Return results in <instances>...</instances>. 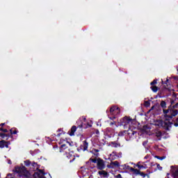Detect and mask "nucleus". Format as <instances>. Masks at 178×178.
Here are the masks:
<instances>
[{
    "label": "nucleus",
    "instance_id": "f257e3e1",
    "mask_svg": "<svg viewBox=\"0 0 178 178\" xmlns=\"http://www.w3.org/2000/svg\"><path fill=\"white\" fill-rule=\"evenodd\" d=\"M177 106L178 103H177L172 109H163V113L165 114L164 115V122L161 120H156L155 125L158 126L159 127H163V129H165V130H169V127H172V123H170L172 118H173V116H176L178 113V110L175 108H177Z\"/></svg>",
    "mask_w": 178,
    "mask_h": 178
},
{
    "label": "nucleus",
    "instance_id": "412c9836",
    "mask_svg": "<svg viewBox=\"0 0 178 178\" xmlns=\"http://www.w3.org/2000/svg\"><path fill=\"white\" fill-rule=\"evenodd\" d=\"M10 134H17V131L10 129Z\"/></svg>",
    "mask_w": 178,
    "mask_h": 178
},
{
    "label": "nucleus",
    "instance_id": "58836bf2",
    "mask_svg": "<svg viewBox=\"0 0 178 178\" xmlns=\"http://www.w3.org/2000/svg\"><path fill=\"white\" fill-rule=\"evenodd\" d=\"M177 122H178V118L177 119Z\"/></svg>",
    "mask_w": 178,
    "mask_h": 178
},
{
    "label": "nucleus",
    "instance_id": "39448f33",
    "mask_svg": "<svg viewBox=\"0 0 178 178\" xmlns=\"http://www.w3.org/2000/svg\"><path fill=\"white\" fill-rule=\"evenodd\" d=\"M105 168V162L104 160L101 159H97V168L99 170H104V168Z\"/></svg>",
    "mask_w": 178,
    "mask_h": 178
},
{
    "label": "nucleus",
    "instance_id": "393cba45",
    "mask_svg": "<svg viewBox=\"0 0 178 178\" xmlns=\"http://www.w3.org/2000/svg\"><path fill=\"white\" fill-rule=\"evenodd\" d=\"M122 166V168H124V169H129V168H130L129 165H127L126 164H124V165H123Z\"/></svg>",
    "mask_w": 178,
    "mask_h": 178
},
{
    "label": "nucleus",
    "instance_id": "7ed1b4c3",
    "mask_svg": "<svg viewBox=\"0 0 178 178\" xmlns=\"http://www.w3.org/2000/svg\"><path fill=\"white\" fill-rule=\"evenodd\" d=\"M110 113L113 116H116V115H119V113H120V108L116 106H112L110 108Z\"/></svg>",
    "mask_w": 178,
    "mask_h": 178
},
{
    "label": "nucleus",
    "instance_id": "2f4dec72",
    "mask_svg": "<svg viewBox=\"0 0 178 178\" xmlns=\"http://www.w3.org/2000/svg\"><path fill=\"white\" fill-rule=\"evenodd\" d=\"M83 122H87V118H86V117H83Z\"/></svg>",
    "mask_w": 178,
    "mask_h": 178
},
{
    "label": "nucleus",
    "instance_id": "4be33fe9",
    "mask_svg": "<svg viewBox=\"0 0 178 178\" xmlns=\"http://www.w3.org/2000/svg\"><path fill=\"white\" fill-rule=\"evenodd\" d=\"M8 136H6V134H0V137H1V138H5V137H7Z\"/></svg>",
    "mask_w": 178,
    "mask_h": 178
},
{
    "label": "nucleus",
    "instance_id": "a211bd4d",
    "mask_svg": "<svg viewBox=\"0 0 178 178\" xmlns=\"http://www.w3.org/2000/svg\"><path fill=\"white\" fill-rule=\"evenodd\" d=\"M156 158H157V159H159L160 161H163V159H165V158H166L165 156H156Z\"/></svg>",
    "mask_w": 178,
    "mask_h": 178
},
{
    "label": "nucleus",
    "instance_id": "e433bc0d",
    "mask_svg": "<svg viewBox=\"0 0 178 178\" xmlns=\"http://www.w3.org/2000/svg\"><path fill=\"white\" fill-rule=\"evenodd\" d=\"M111 124H115V122H111Z\"/></svg>",
    "mask_w": 178,
    "mask_h": 178
},
{
    "label": "nucleus",
    "instance_id": "b1692460",
    "mask_svg": "<svg viewBox=\"0 0 178 178\" xmlns=\"http://www.w3.org/2000/svg\"><path fill=\"white\" fill-rule=\"evenodd\" d=\"M0 131H3V133H8V129H3L2 128H0Z\"/></svg>",
    "mask_w": 178,
    "mask_h": 178
},
{
    "label": "nucleus",
    "instance_id": "4c0bfd02",
    "mask_svg": "<svg viewBox=\"0 0 178 178\" xmlns=\"http://www.w3.org/2000/svg\"><path fill=\"white\" fill-rule=\"evenodd\" d=\"M88 126H89V127H91V125H90V124H88Z\"/></svg>",
    "mask_w": 178,
    "mask_h": 178
},
{
    "label": "nucleus",
    "instance_id": "9d476101",
    "mask_svg": "<svg viewBox=\"0 0 178 178\" xmlns=\"http://www.w3.org/2000/svg\"><path fill=\"white\" fill-rule=\"evenodd\" d=\"M76 130H77V128L76 127V126H73L69 133L70 136H74V132L76 131Z\"/></svg>",
    "mask_w": 178,
    "mask_h": 178
},
{
    "label": "nucleus",
    "instance_id": "f704fd0d",
    "mask_svg": "<svg viewBox=\"0 0 178 178\" xmlns=\"http://www.w3.org/2000/svg\"><path fill=\"white\" fill-rule=\"evenodd\" d=\"M74 161V157H72V160H70V162H73Z\"/></svg>",
    "mask_w": 178,
    "mask_h": 178
},
{
    "label": "nucleus",
    "instance_id": "5701e85b",
    "mask_svg": "<svg viewBox=\"0 0 178 178\" xmlns=\"http://www.w3.org/2000/svg\"><path fill=\"white\" fill-rule=\"evenodd\" d=\"M149 105H150L149 102H145V106L148 107V106H149Z\"/></svg>",
    "mask_w": 178,
    "mask_h": 178
},
{
    "label": "nucleus",
    "instance_id": "ddd939ff",
    "mask_svg": "<svg viewBox=\"0 0 178 178\" xmlns=\"http://www.w3.org/2000/svg\"><path fill=\"white\" fill-rule=\"evenodd\" d=\"M113 156H118L116 155V153L115 152H113L111 154H110V159H116V157H113Z\"/></svg>",
    "mask_w": 178,
    "mask_h": 178
},
{
    "label": "nucleus",
    "instance_id": "7c9ffc66",
    "mask_svg": "<svg viewBox=\"0 0 178 178\" xmlns=\"http://www.w3.org/2000/svg\"><path fill=\"white\" fill-rule=\"evenodd\" d=\"M110 119H111V120H113V119H116V117L113 116L112 118H110Z\"/></svg>",
    "mask_w": 178,
    "mask_h": 178
},
{
    "label": "nucleus",
    "instance_id": "c9c22d12",
    "mask_svg": "<svg viewBox=\"0 0 178 178\" xmlns=\"http://www.w3.org/2000/svg\"><path fill=\"white\" fill-rule=\"evenodd\" d=\"M0 126H5V124H1Z\"/></svg>",
    "mask_w": 178,
    "mask_h": 178
},
{
    "label": "nucleus",
    "instance_id": "aec40b11",
    "mask_svg": "<svg viewBox=\"0 0 178 178\" xmlns=\"http://www.w3.org/2000/svg\"><path fill=\"white\" fill-rule=\"evenodd\" d=\"M134 175H139L140 174V170L135 169L134 171L133 172Z\"/></svg>",
    "mask_w": 178,
    "mask_h": 178
},
{
    "label": "nucleus",
    "instance_id": "6e6552de",
    "mask_svg": "<svg viewBox=\"0 0 178 178\" xmlns=\"http://www.w3.org/2000/svg\"><path fill=\"white\" fill-rule=\"evenodd\" d=\"M123 120L127 124H129V123H131V122H133V120L129 117H124Z\"/></svg>",
    "mask_w": 178,
    "mask_h": 178
},
{
    "label": "nucleus",
    "instance_id": "f03ea898",
    "mask_svg": "<svg viewBox=\"0 0 178 178\" xmlns=\"http://www.w3.org/2000/svg\"><path fill=\"white\" fill-rule=\"evenodd\" d=\"M13 172L18 173L19 176H25L26 177H30V172L26 170V167H15Z\"/></svg>",
    "mask_w": 178,
    "mask_h": 178
},
{
    "label": "nucleus",
    "instance_id": "f8f14e48",
    "mask_svg": "<svg viewBox=\"0 0 178 178\" xmlns=\"http://www.w3.org/2000/svg\"><path fill=\"white\" fill-rule=\"evenodd\" d=\"M120 163H119L118 161H114V162H111V163H110V166H111V168H115V167H116V166H120Z\"/></svg>",
    "mask_w": 178,
    "mask_h": 178
},
{
    "label": "nucleus",
    "instance_id": "1a4fd4ad",
    "mask_svg": "<svg viewBox=\"0 0 178 178\" xmlns=\"http://www.w3.org/2000/svg\"><path fill=\"white\" fill-rule=\"evenodd\" d=\"M5 147H6V148L8 147L6 142L5 140L0 141V148H5Z\"/></svg>",
    "mask_w": 178,
    "mask_h": 178
},
{
    "label": "nucleus",
    "instance_id": "0eeeda50",
    "mask_svg": "<svg viewBox=\"0 0 178 178\" xmlns=\"http://www.w3.org/2000/svg\"><path fill=\"white\" fill-rule=\"evenodd\" d=\"M34 176H35V177L41 178V177H42V176H44V172H42V170H40L38 172H35Z\"/></svg>",
    "mask_w": 178,
    "mask_h": 178
},
{
    "label": "nucleus",
    "instance_id": "473e14b6",
    "mask_svg": "<svg viewBox=\"0 0 178 178\" xmlns=\"http://www.w3.org/2000/svg\"><path fill=\"white\" fill-rule=\"evenodd\" d=\"M162 135V134L161 132L159 133V135H157L158 137H161V136Z\"/></svg>",
    "mask_w": 178,
    "mask_h": 178
},
{
    "label": "nucleus",
    "instance_id": "423d86ee",
    "mask_svg": "<svg viewBox=\"0 0 178 178\" xmlns=\"http://www.w3.org/2000/svg\"><path fill=\"white\" fill-rule=\"evenodd\" d=\"M171 172L174 178H178V167L172 165L171 166Z\"/></svg>",
    "mask_w": 178,
    "mask_h": 178
},
{
    "label": "nucleus",
    "instance_id": "20e7f679",
    "mask_svg": "<svg viewBox=\"0 0 178 178\" xmlns=\"http://www.w3.org/2000/svg\"><path fill=\"white\" fill-rule=\"evenodd\" d=\"M69 143L66 142V144H63L60 147V152H63L64 154H69V151L70 149H69Z\"/></svg>",
    "mask_w": 178,
    "mask_h": 178
},
{
    "label": "nucleus",
    "instance_id": "9b49d317",
    "mask_svg": "<svg viewBox=\"0 0 178 178\" xmlns=\"http://www.w3.org/2000/svg\"><path fill=\"white\" fill-rule=\"evenodd\" d=\"M98 174L100 176H103V177H106V176H108V172L105 170L99 171Z\"/></svg>",
    "mask_w": 178,
    "mask_h": 178
},
{
    "label": "nucleus",
    "instance_id": "cd10ccee",
    "mask_svg": "<svg viewBox=\"0 0 178 178\" xmlns=\"http://www.w3.org/2000/svg\"><path fill=\"white\" fill-rule=\"evenodd\" d=\"M139 175H140V176H143V177H145V176H147V175H145V174H144V172H140Z\"/></svg>",
    "mask_w": 178,
    "mask_h": 178
},
{
    "label": "nucleus",
    "instance_id": "dca6fc26",
    "mask_svg": "<svg viewBox=\"0 0 178 178\" xmlns=\"http://www.w3.org/2000/svg\"><path fill=\"white\" fill-rule=\"evenodd\" d=\"M90 161L93 162V163H98V159H90Z\"/></svg>",
    "mask_w": 178,
    "mask_h": 178
},
{
    "label": "nucleus",
    "instance_id": "f3484780",
    "mask_svg": "<svg viewBox=\"0 0 178 178\" xmlns=\"http://www.w3.org/2000/svg\"><path fill=\"white\" fill-rule=\"evenodd\" d=\"M161 106H162L163 108H166V102H161Z\"/></svg>",
    "mask_w": 178,
    "mask_h": 178
},
{
    "label": "nucleus",
    "instance_id": "c756f323",
    "mask_svg": "<svg viewBox=\"0 0 178 178\" xmlns=\"http://www.w3.org/2000/svg\"><path fill=\"white\" fill-rule=\"evenodd\" d=\"M130 170H131V172H134V170H135V169L134 168H130Z\"/></svg>",
    "mask_w": 178,
    "mask_h": 178
},
{
    "label": "nucleus",
    "instance_id": "4468645a",
    "mask_svg": "<svg viewBox=\"0 0 178 178\" xmlns=\"http://www.w3.org/2000/svg\"><path fill=\"white\" fill-rule=\"evenodd\" d=\"M151 88L154 92H156V91H158V87L155 86H152Z\"/></svg>",
    "mask_w": 178,
    "mask_h": 178
},
{
    "label": "nucleus",
    "instance_id": "a878e982",
    "mask_svg": "<svg viewBox=\"0 0 178 178\" xmlns=\"http://www.w3.org/2000/svg\"><path fill=\"white\" fill-rule=\"evenodd\" d=\"M157 169H158L159 170H162V167L161 166V165L157 164Z\"/></svg>",
    "mask_w": 178,
    "mask_h": 178
},
{
    "label": "nucleus",
    "instance_id": "2eb2a0df",
    "mask_svg": "<svg viewBox=\"0 0 178 178\" xmlns=\"http://www.w3.org/2000/svg\"><path fill=\"white\" fill-rule=\"evenodd\" d=\"M84 144V149H87L88 148V143H87V141H84L83 142Z\"/></svg>",
    "mask_w": 178,
    "mask_h": 178
},
{
    "label": "nucleus",
    "instance_id": "6ab92c4d",
    "mask_svg": "<svg viewBox=\"0 0 178 178\" xmlns=\"http://www.w3.org/2000/svg\"><path fill=\"white\" fill-rule=\"evenodd\" d=\"M137 168H138V169H143L144 168V165H140V163H138L136 165Z\"/></svg>",
    "mask_w": 178,
    "mask_h": 178
},
{
    "label": "nucleus",
    "instance_id": "bb28decb",
    "mask_svg": "<svg viewBox=\"0 0 178 178\" xmlns=\"http://www.w3.org/2000/svg\"><path fill=\"white\" fill-rule=\"evenodd\" d=\"M157 81L156 80H154L152 83H151V86H154V84H156Z\"/></svg>",
    "mask_w": 178,
    "mask_h": 178
},
{
    "label": "nucleus",
    "instance_id": "c85d7f7f",
    "mask_svg": "<svg viewBox=\"0 0 178 178\" xmlns=\"http://www.w3.org/2000/svg\"><path fill=\"white\" fill-rule=\"evenodd\" d=\"M115 178H122V175L118 174V175L115 176Z\"/></svg>",
    "mask_w": 178,
    "mask_h": 178
},
{
    "label": "nucleus",
    "instance_id": "72a5a7b5",
    "mask_svg": "<svg viewBox=\"0 0 178 178\" xmlns=\"http://www.w3.org/2000/svg\"><path fill=\"white\" fill-rule=\"evenodd\" d=\"M174 125L175 126V127H177L178 123H175Z\"/></svg>",
    "mask_w": 178,
    "mask_h": 178
}]
</instances>
